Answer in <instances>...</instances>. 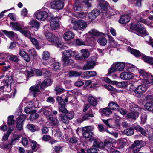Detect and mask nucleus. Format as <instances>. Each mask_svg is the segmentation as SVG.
Listing matches in <instances>:
<instances>
[{
    "mask_svg": "<svg viewBox=\"0 0 153 153\" xmlns=\"http://www.w3.org/2000/svg\"><path fill=\"white\" fill-rule=\"evenodd\" d=\"M44 35L48 40L53 43L59 48H62V45L60 40L54 35L49 32L50 30L49 25H46L44 27Z\"/></svg>",
    "mask_w": 153,
    "mask_h": 153,
    "instance_id": "f257e3e1",
    "label": "nucleus"
},
{
    "mask_svg": "<svg viewBox=\"0 0 153 153\" xmlns=\"http://www.w3.org/2000/svg\"><path fill=\"white\" fill-rule=\"evenodd\" d=\"M10 25L13 30L19 31L22 34L29 39L31 37L32 33L29 31L24 30L25 29H29L30 27L29 26H27L23 28L24 26L23 22L21 24L18 22H12L10 23Z\"/></svg>",
    "mask_w": 153,
    "mask_h": 153,
    "instance_id": "f03ea898",
    "label": "nucleus"
},
{
    "mask_svg": "<svg viewBox=\"0 0 153 153\" xmlns=\"http://www.w3.org/2000/svg\"><path fill=\"white\" fill-rule=\"evenodd\" d=\"M130 53L135 56L138 57L141 56L144 61L149 64L153 65V57L147 56L142 53L139 51L130 48L128 49Z\"/></svg>",
    "mask_w": 153,
    "mask_h": 153,
    "instance_id": "7ed1b4c3",
    "label": "nucleus"
},
{
    "mask_svg": "<svg viewBox=\"0 0 153 153\" xmlns=\"http://www.w3.org/2000/svg\"><path fill=\"white\" fill-rule=\"evenodd\" d=\"M130 109L131 112L127 114L128 118L135 120L137 117L139 116V113L141 112V108L137 105L132 104L130 106Z\"/></svg>",
    "mask_w": 153,
    "mask_h": 153,
    "instance_id": "20e7f679",
    "label": "nucleus"
},
{
    "mask_svg": "<svg viewBox=\"0 0 153 153\" xmlns=\"http://www.w3.org/2000/svg\"><path fill=\"white\" fill-rule=\"evenodd\" d=\"M52 15L51 13H48L46 10L43 11L42 10H38L35 13L36 18L42 21L45 20L50 21L52 18Z\"/></svg>",
    "mask_w": 153,
    "mask_h": 153,
    "instance_id": "39448f33",
    "label": "nucleus"
},
{
    "mask_svg": "<svg viewBox=\"0 0 153 153\" xmlns=\"http://www.w3.org/2000/svg\"><path fill=\"white\" fill-rule=\"evenodd\" d=\"M149 13V12L148 10H146L141 12L140 14V18L139 20L140 22H138L137 23L139 22L141 24V22H142L147 25L151 27H153V25H152V24H153V16L149 17L148 18L150 20H149L141 18V17L147 16Z\"/></svg>",
    "mask_w": 153,
    "mask_h": 153,
    "instance_id": "423d86ee",
    "label": "nucleus"
},
{
    "mask_svg": "<svg viewBox=\"0 0 153 153\" xmlns=\"http://www.w3.org/2000/svg\"><path fill=\"white\" fill-rule=\"evenodd\" d=\"M126 67V64L123 62H117L113 63L112 65L111 68L108 71V74H110L117 71H122Z\"/></svg>",
    "mask_w": 153,
    "mask_h": 153,
    "instance_id": "0eeeda50",
    "label": "nucleus"
},
{
    "mask_svg": "<svg viewBox=\"0 0 153 153\" xmlns=\"http://www.w3.org/2000/svg\"><path fill=\"white\" fill-rule=\"evenodd\" d=\"M8 57V55L7 53H1L0 54V65H7V66H4L2 68V71H5L9 69L10 64L8 61L6 59Z\"/></svg>",
    "mask_w": 153,
    "mask_h": 153,
    "instance_id": "6e6552de",
    "label": "nucleus"
},
{
    "mask_svg": "<svg viewBox=\"0 0 153 153\" xmlns=\"http://www.w3.org/2000/svg\"><path fill=\"white\" fill-rule=\"evenodd\" d=\"M139 81L142 80V82L143 83H146L150 82L149 79H151L152 75L150 73H147L143 70H140L139 72Z\"/></svg>",
    "mask_w": 153,
    "mask_h": 153,
    "instance_id": "1a4fd4ad",
    "label": "nucleus"
},
{
    "mask_svg": "<svg viewBox=\"0 0 153 153\" xmlns=\"http://www.w3.org/2000/svg\"><path fill=\"white\" fill-rule=\"evenodd\" d=\"M88 24L86 22L83 20H79L76 22V23L73 27V28L76 30H84L86 28Z\"/></svg>",
    "mask_w": 153,
    "mask_h": 153,
    "instance_id": "9d476101",
    "label": "nucleus"
},
{
    "mask_svg": "<svg viewBox=\"0 0 153 153\" xmlns=\"http://www.w3.org/2000/svg\"><path fill=\"white\" fill-rule=\"evenodd\" d=\"M13 81L12 77L11 76L7 75L5 79L2 80L0 84V91H3L4 87L8 88L9 83H10Z\"/></svg>",
    "mask_w": 153,
    "mask_h": 153,
    "instance_id": "9b49d317",
    "label": "nucleus"
},
{
    "mask_svg": "<svg viewBox=\"0 0 153 153\" xmlns=\"http://www.w3.org/2000/svg\"><path fill=\"white\" fill-rule=\"evenodd\" d=\"M112 145V143L109 142L103 143L95 140L93 143V146L97 148H108V147Z\"/></svg>",
    "mask_w": 153,
    "mask_h": 153,
    "instance_id": "f8f14e48",
    "label": "nucleus"
},
{
    "mask_svg": "<svg viewBox=\"0 0 153 153\" xmlns=\"http://www.w3.org/2000/svg\"><path fill=\"white\" fill-rule=\"evenodd\" d=\"M135 75L130 72H122L120 75V78L125 80H129L133 79Z\"/></svg>",
    "mask_w": 153,
    "mask_h": 153,
    "instance_id": "ddd939ff",
    "label": "nucleus"
},
{
    "mask_svg": "<svg viewBox=\"0 0 153 153\" xmlns=\"http://www.w3.org/2000/svg\"><path fill=\"white\" fill-rule=\"evenodd\" d=\"M26 118L25 115L21 114L19 117L16 122V128L19 131H21L23 129V123Z\"/></svg>",
    "mask_w": 153,
    "mask_h": 153,
    "instance_id": "4468645a",
    "label": "nucleus"
},
{
    "mask_svg": "<svg viewBox=\"0 0 153 153\" xmlns=\"http://www.w3.org/2000/svg\"><path fill=\"white\" fill-rule=\"evenodd\" d=\"M50 20H51L50 22V27L53 30H56L57 29L59 26V20L58 18H53L52 15V18Z\"/></svg>",
    "mask_w": 153,
    "mask_h": 153,
    "instance_id": "2eb2a0df",
    "label": "nucleus"
},
{
    "mask_svg": "<svg viewBox=\"0 0 153 153\" xmlns=\"http://www.w3.org/2000/svg\"><path fill=\"white\" fill-rule=\"evenodd\" d=\"M146 83H143L139 85L136 87V94H141L145 92L147 90L148 86Z\"/></svg>",
    "mask_w": 153,
    "mask_h": 153,
    "instance_id": "dca6fc26",
    "label": "nucleus"
},
{
    "mask_svg": "<svg viewBox=\"0 0 153 153\" xmlns=\"http://www.w3.org/2000/svg\"><path fill=\"white\" fill-rule=\"evenodd\" d=\"M74 36V34L70 31L65 32L64 34L63 38L65 40L69 41L72 39Z\"/></svg>",
    "mask_w": 153,
    "mask_h": 153,
    "instance_id": "f3484780",
    "label": "nucleus"
},
{
    "mask_svg": "<svg viewBox=\"0 0 153 153\" xmlns=\"http://www.w3.org/2000/svg\"><path fill=\"white\" fill-rule=\"evenodd\" d=\"M95 62L91 60L87 62L83 67V69L85 70H88L94 68L95 65Z\"/></svg>",
    "mask_w": 153,
    "mask_h": 153,
    "instance_id": "a211bd4d",
    "label": "nucleus"
},
{
    "mask_svg": "<svg viewBox=\"0 0 153 153\" xmlns=\"http://www.w3.org/2000/svg\"><path fill=\"white\" fill-rule=\"evenodd\" d=\"M100 12L97 9H95L92 10L88 14V16L90 19H94L97 16L99 15Z\"/></svg>",
    "mask_w": 153,
    "mask_h": 153,
    "instance_id": "6ab92c4d",
    "label": "nucleus"
},
{
    "mask_svg": "<svg viewBox=\"0 0 153 153\" xmlns=\"http://www.w3.org/2000/svg\"><path fill=\"white\" fill-rule=\"evenodd\" d=\"M39 85H36L34 86H31L30 88V91L32 92L33 94L34 97L36 96L38 93L40 91V89L39 88Z\"/></svg>",
    "mask_w": 153,
    "mask_h": 153,
    "instance_id": "aec40b11",
    "label": "nucleus"
},
{
    "mask_svg": "<svg viewBox=\"0 0 153 153\" xmlns=\"http://www.w3.org/2000/svg\"><path fill=\"white\" fill-rule=\"evenodd\" d=\"M76 52L71 49L66 50L63 52V56L70 57L74 56L77 54Z\"/></svg>",
    "mask_w": 153,
    "mask_h": 153,
    "instance_id": "412c9836",
    "label": "nucleus"
},
{
    "mask_svg": "<svg viewBox=\"0 0 153 153\" xmlns=\"http://www.w3.org/2000/svg\"><path fill=\"white\" fill-rule=\"evenodd\" d=\"M53 81L49 78L45 79L42 83L40 85V88H43L45 87L50 86L51 85Z\"/></svg>",
    "mask_w": 153,
    "mask_h": 153,
    "instance_id": "4be33fe9",
    "label": "nucleus"
},
{
    "mask_svg": "<svg viewBox=\"0 0 153 153\" xmlns=\"http://www.w3.org/2000/svg\"><path fill=\"white\" fill-rule=\"evenodd\" d=\"M130 20V17L128 15H123L121 16L119 22L121 24H125L127 23Z\"/></svg>",
    "mask_w": 153,
    "mask_h": 153,
    "instance_id": "5701e85b",
    "label": "nucleus"
},
{
    "mask_svg": "<svg viewBox=\"0 0 153 153\" xmlns=\"http://www.w3.org/2000/svg\"><path fill=\"white\" fill-rule=\"evenodd\" d=\"M62 60L63 62V65L66 66L71 65L73 63V60L70 58V57L63 56L62 57Z\"/></svg>",
    "mask_w": 153,
    "mask_h": 153,
    "instance_id": "b1692460",
    "label": "nucleus"
},
{
    "mask_svg": "<svg viewBox=\"0 0 153 153\" xmlns=\"http://www.w3.org/2000/svg\"><path fill=\"white\" fill-rule=\"evenodd\" d=\"M83 6L79 0H76L74 4V9L75 10L79 11L82 10Z\"/></svg>",
    "mask_w": 153,
    "mask_h": 153,
    "instance_id": "393cba45",
    "label": "nucleus"
},
{
    "mask_svg": "<svg viewBox=\"0 0 153 153\" xmlns=\"http://www.w3.org/2000/svg\"><path fill=\"white\" fill-rule=\"evenodd\" d=\"M89 103L93 106H95L97 103V98H95L92 96H89L88 98Z\"/></svg>",
    "mask_w": 153,
    "mask_h": 153,
    "instance_id": "a878e982",
    "label": "nucleus"
},
{
    "mask_svg": "<svg viewBox=\"0 0 153 153\" xmlns=\"http://www.w3.org/2000/svg\"><path fill=\"white\" fill-rule=\"evenodd\" d=\"M19 54L20 56L23 58L24 59L26 62H29L30 58L28 54L25 51L22 50H20Z\"/></svg>",
    "mask_w": 153,
    "mask_h": 153,
    "instance_id": "bb28decb",
    "label": "nucleus"
},
{
    "mask_svg": "<svg viewBox=\"0 0 153 153\" xmlns=\"http://www.w3.org/2000/svg\"><path fill=\"white\" fill-rule=\"evenodd\" d=\"M130 3L138 8L141 7L142 5V0H127Z\"/></svg>",
    "mask_w": 153,
    "mask_h": 153,
    "instance_id": "cd10ccee",
    "label": "nucleus"
},
{
    "mask_svg": "<svg viewBox=\"0 0 153 153\" xmlns=\"http://www.w3.org/2000/svg\"><path fill=\"white\" fill-rule=\"evenodd\" d=\"M50 65H52V68L55 71L59 69L60 66V64L58 62H55L53 59H52L50 61Z\"/></svg>",
    "mask_w": 153,
    "mask_h": 153,
    "instance_id": "c85d7f7f",
    "label": "nucleus"
},
{
    "mask_svg": "<svg viewBox=\"0 0 153 153\" xmlns=\"http://www.w3.org/2000/svg\"><path fill=\"white\" fill-rule=\"evenodd\" d=\"M52 111V108L50 106H43L41 110V111L45 115H48L49 113Z\"/></svg>",
    "mask_w": 153,
    "mask_h": 153,
    "instance_id": "c756f323",
    "label": "nucleus"
},
{
    "mask_svg": "<svg viewBox=\"0 0 153 153\" xmlns=\"http://www.w3.org/2000/svg\"><path fill=\"white\" fill-rule=\"evenodd\" d=\"M132 126L135 130L140 131L141 134L143 135L146 136L148 133V131L144 130L139 125H137L136 126Z\"/></svg>",
    "mask_w": 153,
    "mask_h": 153,
    "instance_id": "7c9ffc66",
    "label": "nucleus"
},
{
    "mask_svg": "<svg viewBox=\"0 0 153 153\" xmlns=\"http://www.w3.org/2000/svg\"><path fill=\"white\" fill-rule=\"evenodd\" d=\"M94 117V115L92 114H89L88 113H86L83 117L82 119H81L79 118L77 120L78 121L81 122L83 121L88 120L90 117Z\"/></svg>",
    "mask_w": 153,
    "mask_h": 153,
    "instance_id": "2f4dec72",
    "label": "nucleus"
},
{
    "mask_svg": "<svg viewBox=\"0 0 153 153\" xmlns=\"http://www.w3.org/2000/svg\"><path fill=\"white\" fill-rule=\"evenodd\" d=\"M96 72L94 71H87L84 73V75L86 77L90 78L97 75Z\"/></svg>",
    "mask_w": 153,
    "mask_h": 153,
    "instance_id": "473e14b6",
    "label": "nucleus"
},
{
    "mask_svg": "<svg viewBox=\"0 0 153 153\" xmlns=\"http://www.w3.org/2000/svg\"><path fill=\"white\" fill-rule=\"evenodd\" d=\"M80 53L82 54V56L83 59L88 58L89 56V52L87 49H83L80 50Z\"/></svg>",
    "mask_w": 153,
    "mask_h": 153,
    "instance_id": "72a5a7b5",
    "label": "nucleus"
},
{
    "mask_svg": "<svg viewBox=\"0 0 153 153\" xmlns=\"http://www.w3.org/2000/svg\"><path fill=\"white\" fill-rule=\"evenodd\" d=\"M49 119L50 123L52 126H56L59 123V120L56 118L52 117L51 115L49 116Z\"/></svg>",
    "mask_w": 153,
    "mask_h": 153,
    "instance_id": "f704fd0d",
    "label": "nucleus"
},
{
    "mask_svg": "<svg viewBox=\"0 0 153 153\" xmlns=\"http://www.w3.org/2000/svg\"><path fill=\"white\" fill-rule=\"evenodd\" d=\"M92 37L93 40L94 39L92 37V36L90 37ZM94 42L93 40L91 39L89 37L86 38L85 42V45L93 47L94 45Z\"/></svg>",
    "mask_w": 153,
    "mask_h": 153,
    "instance_id": "c9c22d12",
    "label": "nucleus"
},
{
    "mask_svg": "<svg viewBox=\"0 0 153 153\" xmlns=\"http://www.w3.org/2000/svg\"><path fill=\"white\" fill-rule=\"evenodd\" d=\"M100 4L101 9L104 11L106 10L108 7H109L108 3L104 0L101 1L100 2Z\"/></svg>",
    "mask_w": 153,
    "mask_h": 153,
    "instance_id": "e433bc0d",
    "label": "nucleus"
},
{
    "mask_svg": "<svg viewBox=\"0 0 153 153\" xmlns=\"http://www.w3.org/2000/svg\"><path fill=\"white\" fill-rule=\"evenodd\" d=\"M145 108L149 111H153V103L152 102H148L144 105Z\"/></svg>",
    "mask_w": 153,
    "mask_h": 153,
    "instance_id": "4c0bfd02",
    "label": "nucleus"
},
{
    "mask_svg": "<svg viewBox=\"0 0 153 153\" xmlns=\"http://www.w3.org/2000/svg\"><path fill=\"white\" fill-rule=\"evenodd\" d=\"M126 68L129 72H133L136 69L135 66L131 64L126 63Z\"/></svg>",
    "mask_w": 153,
    "mask_h": 153,
    "instance_id": "58836bf2",
    "label": "nucleus"
},
{
    "mask_svg": "<svg viewBox=\"0 0 153 153\" xmlns=\"http://www.w3.org/2000/svg\"><path fill=\"white\" fill-rule=\"evenodd\" d=\"M108 106L109 108L112 110H117L118 109L119 105L117 103L114 102H110L109 103Z\"/></svg>",
    "mask_w": 153,
    "mask_h": 153,
    "instance_id": "ea45409f",
    "label": "nucleus"
},
{
    "mask_svg": "<svg viewBox=\"0 0 153 153\" xmlns=\"http://www.w3.org/2000/svg\"><path fill=\"white\" fill-rule=\"evenodd\" d=\"M29 24L32 26L33 27L38 29L39 26V24L38 22L35 20H32L29 23Z\"/></svg>",
    "mask_w": 153,
    "mask_h": 153,
    "instance_id": "a19ab883",
    "label": "nucleus"
},
{
    "mask_svg": "<svg viewBox=\"0 0 153 153\" xmlns=\"http://www.w3.org/2000/svg\"><path fill=\"white\" fill-rule=\"evenodd\" d=\"M2 32L8 37L13 38L15 33L13 31H9L5 30H2Z\"/></svg>",
    "mask_w": 153,
    "mask_h": 153,
    "instance_id": "79ce46f5",
    "label": "nucleus"
},
{
    "mask_svg": "<svg viewBox=\"0 0 153 153\" xmlns=\"http://www.w3.org/2000/svg\"><path fill=\"white\" fill-rule=\"evenodd\" d=\"M61 116L60 120L62 122L66 124L68 123V119L67 117V116L64 114H61Z\"/></svg>",
    "mask_w": 153,
    "mask_h": 153,
    "instance_id": "37998d69",
    "label": "nucleus"
},
{
    "mask_svg": "<svg viewBox=\"0 0 153 153\" xmlns=\"http://www.w3.org/2000/svg\"><path fill=\"white\" fill-rule=\"evenodd\" d=\"M97 42L100 44L102 46H105L107 43V40L105 37H100L97 40Z\"/></svg>",
    "mask_w": 153,
    "mask_h": 153,
    "instance_id": "c03bdc74",
    "label": "nucleus"
},
{
    "mask_svg": "<svg viewBox=\"0 0 153 153\" xmlns=\"http://www.w3.org/2000/svg\"><path fill=\"white\" fill-rule=\"evenodd\" d=\"M50 57L49 52L46 51H43L42 54V59L45 60H47L49 59Z\"/></svg>",
    "mask_w": 153,
    "mask_h": 153,
    "instance_id": "a18cd8bd",
    "label": "nucleus"
},
{
    "mask_svg": "<svg viewBox=\"0 0 153 153\" xmlns=\"http://www.w3.org/2000/svg\"><path fill=\"white\" fill-rule=\"evenodd\" d=\"M124 132L125 134L128 136H130L134 134V131L133 128H130L124 130Z\"/></svg>",
    "mask_w": 153,
    "mask_h": 153,
    "instance_id": "49530a36",
    "label": "nucleus"
},
{
    "mask_svg": "<svg viewBox=\"0 0 153 153\" xmlns=\"http://www.w3.org/2000/svg\"><path fill=\"white\" fill-rule=\"evenodd\" d=\"M82 73L81 72H78L77 71H69V76L70 77H76L80 76L82 74Z\"/></svg>",
    "mask_w": 153,
    "mask_h": 153,
    "instance_id": "de8ad7c7",
    "label": "nucleus"
},
{
    "mask_svg": "<svg viewBox=\"0 0 153 153\" xmlns=\"http://www.w3.org/2000/svg\"><path fill=\"white\" fill-rule=\"evenodd\" d=\"M30 39L32 43L35 46L36 48L38 49H39V43L37 39L35 38L32 37H31Z\"/></svg>",
    "mask_w": 153,
    "mask_h": 153,
    "instance_id": "09e8293b",
    "label": "nucleus"
},
{
    "mask_svg": "<svg viewBox=\"0 0 153 153\" xmlns=\"http://www.w3.org/2000/svg\"><path fill=\"white\" fill-rule=\"evenodd\" d=\"M88 33L96 36H100L102 34V33L98 32L95 29L91 30L88 32Z\"/></svg>",
    "mask_w": 153,
    "mask_h": 153,
    "instance_id": "8fccbe9b",
    "label": "nucleus"
},
{
    "mask_svg": "<svg viewBox=\"0 0 153 153\" xmlns=\"http://www.w3.org/2000/svg\"><path fill=\"white\" fill-rule=\"evenodd\" d=\"M82 135L84 137L89 138L93 135V133L92 132H88L86 131H82Z\"/></svg>",
    "mask_w": 153,
    "mask_h": 153,
    "instance_id": "3c124183",
    "label": "nucleus"
},
{
    "mask_svg": "<svg viewBox=\"0 0 153 153\" xmlns=\"http://www.w3.org/2000/svg\"><path fill=\"white\" fill-rule=\"evenodd\" d=\"M20 137L21 136L19 135L14 134L12 140L11 144L14 145Z\"/></svg>",
    "mask_w": 153,
    "mask_h": 153,
    "instance_id": "603ef678",
    "label": "nucleus"
},
{
    "mask_svg": "<svg viewBox=\"0 0 153 153\" xmlns=\"http://www.w3.org/2000/svg\"><path fill=\"white\" fill-rule=\"evenodd\" d=\"M52 133L54 135V136L56 138L60 137L61 136V132L59 129L56 130H53Z\"/></svg>",
    "mask_w": 153,
    "mask_h": 153,
    "instance_id": "864d4df0",
    "label": "nucleus"
},
{
    "mask_svg": "<svg viewBox=\"0 0 153 153\" xmlns=\"http://www.w3.org/2000/svg\"><path fill=\"white\" fill-rule=\"evenodd\" d=\"M55 90L56 92V94L58 95L60 94L62 92L65 91V90L59 86H56L55 89Z\"/></svg>",
    "mask_w": 153,
    "mask_h": 153,
    "instance_id": "5fc2aeb1",
    "label": "nucleus"
},
{
    "mask_svg": "<svg viewBox=\"0 0 153 153\" xmlns=\"http://www.w3.org/2000/svg\"><path fill=\"white\" fill-rule=\"evenodd\" d=\"M102 112L103 114L105 115H109L112 113L111 109L107 108L103 109Z\"/></svg>",
    "mask_w": 153,
    "mask_h": 153,
    "instance_id": "6e6d98bb",
    "label": "nucleus"
},
{
    "mask_svg": "<svg viewBox=\"0 0 153 153\" xmlns=\"http://www.w3.org/2000/svg\"><path fill=\"white\" fill-rule=\"evenodd\" d=\"M98 151V149L95 148H92L88 149L87 150V152L88 153H102L99 152Z\"/></svg>",
    "mask_w": 153,
    "mask_h": 153,
    "instance_id": "4d7b16f0",
    "label": "nucleus"
},
{
    "mask_svg": "<svg viewBox=\"0 0 153 153\" xmlns=\"http://www.w3.org/2000/svg\"><path fill=\"white\" fill-rule=\"evenodd\" d=\"M39 117V114L36 113H34L31 114L29 117L30 120L33 121L35 119L38 118Z\"/></svg>",
    "mask_w": 153,
    "mask_h": 153,
    "instance_id": "13d9d810",
    "label": "nucleus"
},
{
    "mask_svg": "<svg viewBox=\"0 0 153 153\" xmlns=\"http://www.w3.org/2000/svg\"><path fill=\"white\" fill-rule=\"evenodd\" d=\"M140 118L141 123L143 124H144L147 120V115L144 112L142 114V115L140 117Z\"/></svg>",
    "mask_w": 153,
    "mask_h": 153,
    "instance_id": "bf43d9fd",
    "label": "nucleus"
},
{
    "mask_svg": "<svg viewBox=\"0 0 153 153\" xmlns=\"http://www.w3.org/2000/svg\"><path fill=\"white\" fill-rule=\"evenodd\" d=\"M27 128L31 131L34 132L35 131L36 128V126L33 124H28L27 126Z\"/></svg>",
    "mask_w": 153,
    "mask_h": 153,
    "instance_id": "052dcab7",
    "label": "nucleus"
},
{
    "mask_svg": "<svg viewBox=\"0 0 153 153\" xmlns=\"http://www.w3.org/2000/svg\"><path fill=\"white\" fill-rule=\"evenodd\" d=\"M31 146H32V150L34 151H36L38 148L37 143L34 141H31Z\"/></svg>",
    "mask_w": 153,
    "mask_h": 153,
    "instance_id": "680f3d73",
    "label": "nucleus"
},
{
    "mask_svg": "<svg viewBox=\"0 0 153 153\" xmlns=\"http://www.w3.org/2000/svg\"><path fill=\"white\" fill-rule=\"evenodd\" d=\"M94 129V128L91 126H88L85 127H83L82 129V131H86L88 132H91Z\"/></svg>",
    "mask_w": 153,
    "mask_h": 153,
    "instance_id": "e2e57ef3",
    "label": "nucleus"
},
{
    "mask_svg": "<svg viewBox=\"0 0 153 153\" xmlns=\"http://www.w3.org/2000/svg\"><path fill=\"white\" fill-rule=\"evenodd\" d=\"M13 116H10L8 117L7 124L8 125L10 126L14 124V120H13Z\"/></svg>",
    "mask_w": 153,
    "mask_h": 153,
    "instance_id": "0e129e2a",
    "label": "nucleus"
},
{
    "mask_svg": "<svg viewBox=\"0 0 153 153\" xmlns=\"http://www.w3.org/2000/svg\"><path fill=\"white\" fill-rule=\"evenodd\" d=\"M59 108V111L62 112L66 113L67 112V110L65 108V105L64 104L60 105Z\"/></svg>",
    "mask_w": 153,
    "mask_h": 153,
    "instance_id": "69168bd1",
    "label": "nucleus"
},
{
    "mask_svg": "<svg viewBox=\"0 0 153 153\" xmlns=\"http://www.w3.org/2000/svg\"><path fill=\"white\" fill-rule=\"evenodd\" d=\"M104 86L106 89L110 91H112L114 92H116L117 91L116 89L111 85H105Z\"/></svg>",
    "mask_w": 153,
    "mask_h": 153,
    "instance_id": "338daca9",
    "label": "nucleus"
},
{
    "mask_svg": "<svg viewBox=\"0 0 153 153\" xmlns=\"http://www.w3.org/2000/svg\"><path fill=\"white\" fill-rule=\"evenodd\" d=\"M9 59L11 61L16 62H18L19 61V59H18L17 57L14 55H12L10 56Z\"/></svg>",
    "mask_w": 153,
    "mask_h": 153,
    "instance_id": "774afa93",
    "label": "nucleus"
}]
</instances>
